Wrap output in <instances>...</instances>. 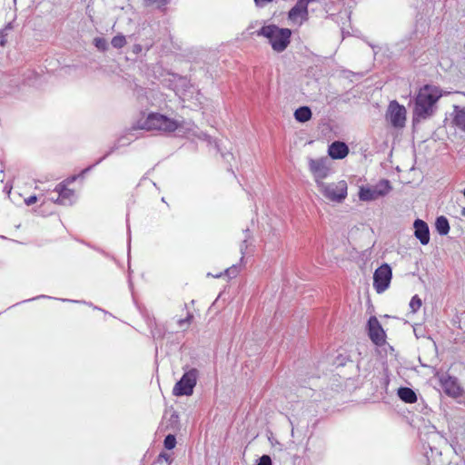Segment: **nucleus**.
Here are the masks:
<instances>
[{
    "label": "nucleus",
    "mask_w": 465,
    "mask_h": 465,
    "mask_svg": "<svg viewBox=\"0 0 465 465\" xmlns=\"http://www.w3.org/2000/svg\"><path fill=\"white\" fill-rule=\"evenodd\" d=\"M256 465H272V460L269 455H262Z\"/></svg>",
    "instance_id": "nucleus-31"
},
{
    "label": "nucleus",
    "mask_w": 465,
    "mask_h": 465,
    "mask_svg": "<svg viewBox=\"0 0 465 465\" xmlns=\"http://www.w3.org/2000/svg\"><path fill=\"white\" fill-rule=\"evenodd\" d=\"M239 272V270H238V267L235 266V265H232V267L228 268L225 270L224 273L229 277V278H234L236 277V275L238 274Z\"/></svg>",
    "instance_id": "nucleus-30"
},
{
    "label": "nucleus",
    "mask_w": 465,
    "mask_h": 465,
    "mask_svg": "<svg viewBox=\"0 0 465 465\" xmlns=\"http://www.w3.org/2000/svg\"><path fill=\"white\" fill-rule=\"evenodd\" d=\"M50 199H51V201H53V199H56V196H53Z\"/></svg>",
    "instance_id": "nucleus-38"
},
{
    "label": "nucleus",
    "mask_w": 465,
    "mask_h": 465,
    "mask_svg": "<svg viewBox=\"0 0 465 465\" xmlns=\"http://www.w3.org/2000/svg\"><path fill=\"white\" fill-rule=\"evenodd\" d=\"M257 35L268 38L272 49L281 53L289 45L292 31L288 28H279L274 25H270L262 26Z\"/></svg>",
    "instance_id": "nucleus-2"
},
{
    "label": "nucleus",
    "mask_w": 465,
    "mask_h": 465,
    "mask_svg": "<svg viewBox=\"0 0 465 465\" xmlns=\"http://www.w3.org/2000/svg\"><path fill=\"white\" fill-rule=\"evenodd\" d=\"M198 371L191 369L186 371L182 378L175 383L173 393L175 396H190L193 392L196 385Z\"/></svg>",
    "instance_id": "nucleus-6"
},
{
    "label": "nucleus",
    "mask_w": 465,
    "mask_h": 465,
    "mask_svg": "<svg viewBox=\"0 0 465 465\" xmlns=\"http://www.w3.org/2000/svg\"><path fill=\"white\" fill-rule=\"evenodd\" d=\"M379 197L384 196L391 190V186L388 180H381L374 186Z\"/></svg>",
    "instance_id": "nucleus-20"
},
{
    "label": "nucleus",
    "mask_w": 465,
    "mask_h": 465,
    "mask_svg": "<svg viewBox=\"0 0 465 465\" xmlns=\"http://www.w3.org/2000/svg\"><path fill=\"white\" fill-rule=\"evenodd\" d=\"M406 109L403 105H401L397 101H391L389 104L386 119L395 128H402L406 123Z\"/></svg>",
    "instance_id": "nucleus-7"
},
{
    "label": "nucleus",
    "mask_w": 465,
    "mask_h": 465,
    "mask_svg": "<svg viewBox=\"0 0 465 465\" xmlns=\"http://www.w3.org/2000/svg\"><path fill=\"white\" fill-rule=\"evenodd\" d=\"M391 277V268L387 263L381 265L375 270L373 274V286L378 293H381L389 288Z\"/></svg>",
    "instance_id": "nucleus-8"
},
{
    "label": "nucleus",
    "mask_w": 465,
    "mask_h": 465,
    "mask_svg": "<svg viewBox=\"0 0 465 465\" xmlns=\"http://www.w3.org/2000/svg\"><path fill=\"white\" fill-rule=\"evenodd\" d=\"M172 462L173 458L171 454H168L166 452H161L155 460L156 465H171Z\"/></svg>",
    "instance_id": "nucleus-22"
},
{
    "label": "nucleus",
    "mask_w": 465,
    "mask_h": 465,
    "mask_svg": "<svg viewBox=\"0 0 465 465\" xmlns=\"http://www.w3.org/2000/svg\"><path fill=\"white\" fill-rule=\"evenodd\" d=\"M247 248V245H246V240L242 241V244H241V252L243 254L244 253V250Z\"/></svg>",
    "instance_id": "nucleus-36"
},
{
    "label": "nucleus",
    "mask_w": 465,
    "mask_h": 465,
    "mask_svg": "<svg viewBox=\"0 0 465 465\" xmlns=\"http://www.w3.org/2000/svg\"><path fill=\"white\" fill-rule=\"evenodd\" d=\"M111 44L114 48H117V49L122 48L126 44L125 36L123 35H117L113 37Z\"/></svg>",
    "instance_id": "nucleus-24"
},
{
    "label": "nucleus",
    "mask_w": 465,
    "mask_h": 465,
    "mask_svg": "<svg viewBox=\"0 0 465 465\" xmlns=\"http://www.w3.org/2000/svg\"><path fill=\"white\" fill-rule=\"evenodd\" d=\"M359 198L361 201H373L379 198L374 187H361L359 193Z\"/></svg>",
    "instance_id": "nucleus-16"
},
{
    "label": "nucleus",
    "mask_w": 465,
    "mask_h": 465,
    "mask_svg": "<svg viewBox=\"0 0 465 465\" xmlns=\"http://www.w3.org/2000/svg\"><path fill=\"white\" fill-rule=\"evenodd\" d=\"M414 235L422 245L430 242V229L428 224L420 219H416L413 223Z\"/></svg>",
    "instance_id": "nucleus-12"
},
{
    "label": "nucleus",
    "mask_w": 465,
    "mask_h": 465,
    "mask_svg": "<svg viewBox=\"0 0 465 465\" xmlns=\"http://www.w3.org/2000/svg\"><path fill=\"white\" fill-rule=\"evenodd\" d=\"M460 214L461 216L465 217V207L461 209Z\"/></svg>",
    "instance_id": "nucleus-37"
},
{
    "label": "nucleus",
    "mask_w": 465,
    "mask_h": 465,
    "mask_svg": "<svg viewBox=\"0 0 465 465\" xmlns=\"http://www.w3.org/2000/svg\"><path fill=\"white\" fill-rule=\"evenodd\" d=\"M422 305L421 299L416 294L410 302V308L412 312H417Z\"/></svg>",
    "instance_id": "nucleus-25"
},
{
    "label": "nucleus",
    "mask_w": 465,
    "mask_h": 465,
    "mask_svg": "<svg viewBox=\"0 0 465 465\" xmlns=\"http://www.w3.org/2000/svg\"><path fill=\"white\" fill-rule=\"evenodd\" d=\"M328 153L330 157L332 159H343L349 153V147L343 142L335 141L329 146Z\"/></svg>",
    "instance_id": "nucleus-13"
},
{
    "label": "nucleus",
    "mask_w": 465,
    "mask_h": 465,
    "mask_svg": "<svg viewBox=\"0 0 465 465\" xmlns=\"http://www.w3.org/2000/svg\"><path fill=\"white\" fill-rule=\"evenodd\" d=\"M317 187L319 192L331 202L341 203L347 196V183L343 180L330 183L322 182Z\"/></svg>",
    "instance_id": "nucleus-4"
},
{
    "label": "nucleus",
    "mask_w": 465,
    "mask_h": 465,
    "mask_svg": "<svg viewBox=\"0 0 465 465\" xmlns=\"http://www.w3.org/2000/svg\"><path fill=\"white\" fill-rule=\"evenodd\" d=\"M273 0H254L257 6H264L266 4L272 2Z\"/></svg>",
    "instance_id": "nucleus-34"
},
{
    "label": "nucleus",
    "mask_w": 465,
    "mask_h": 465,
    "mask_svg": "<svg viewBox=\"0 0 465 465\" xmlns=\"http://www.w3.org/2000/svg\"><path fill=\"white\" fill-rule=\"evenodd\" d=\"M54 192L57 194L56 199H53L54 203L62 205H71L74 203V192L71 189H68L63 183L57 184Z\"/></svg>",
    "instance_id": "nucleus-11"
},
{
    "label": "nucleus",
    "mask_w": 465,
    "mask_h": 465,
    "mask_svg": "<svg viewBox=\"0 0 465 465\" xmlns=\"http://www.w3.org/2000/svg\"><path fill=\"white\" fill-rule=\"evenodd\" d=\"M435 227L440 235H447L450 232V223L445 216H440L436 219Z\"/></svg>",
    "instance_id": "nucleus-18"
},
{
    "label": "nucleus",
    "mask_w": 465,
    "mask_h": 465,
    "mask_svg": "<svg viewBox=\"0 0 465 465\" xmlns=\"http://www.w3.org/2000/svg\"><path fill=\"white\" fill-rule=\"evenodd\" d=\"M462 193H463V195L465 197V188L463 189Z\"/></svg>",
    "instance_id": "nucleus-39"
},
{
    "label": "nucleus",
    "mask_w": 465,
    "mask_h": 465,
    "mask_svg": "<svg viewBox=\"0 0 465 465\" xmlns=\"http://www.w3.org/2000/svg\"><path fill=\"white\" fill-rule=\"evenodd\" d=\"M124 139V137L120 138L117 143H114V145L102 157L100 158L93 165H90L89 167L85 168L84 171H83V173H85L87 172H89L94 166H95L96 164L100 163L104 159H105L108 155H110L111 153H113L114 151H116L120 146V143L121 141Z\"/></svg>",
    "instance_id": "nucleus-21"
},
{
    "label": "nucleus",
    "mask_w": 465,
    "mask_h": 465,
    "mask_svg": "<svg viewBox=\"0 0 465 465\" xmlns=\"http://www.w3.org/2000/svg\"><path fill=\"white\" fill-rule=\"evenodd\" d=\"M94 45L98 50L103 52L106 51L108 48L107 41L102 37H95L94 39Z\"/></svg>",
    "instance_id": "nucleus-26"
},
{
    "label": "nucleus",
    "mask_w": 465,
    "mask_h": 465,
    "mask_svg": "<svg viewBox=\"0 0 465 465\" xmlns=\"http://www.w3.org/2000/svg\"><path fill=\"white\" fill-rule=\"evenodd\" d=\"M178 128L176 121L161 114L153 113L146 119L139 121L134 129H144L147 131L173 132Z\"/></svg>",
    "instance_id": "nucleus-3"
},
{
    "label": "nucleus",
    "mask_w": 465,
    "mask_h": 465,
    "mask_svg": "<svg viewBox=\"0 0 465 465\" xmlns=\"http://www.w3.org/2000/svg\"><path fill=\"white\" fill-rule=\"evenodd\" d=\"M439 381L446 395L457 400L460 403H465V391L460 387L457 378L448 373H442L439 376Z\"/></svg>",
    "instance_id": "nucleus-5"
},
{
    "label": "nucleus",
    "mask_w": 465,
    "mask_h": 465,
    "mask_svg": "<svg viewBox=\"0 0 465 465\" xmlns=\"http://www.w3.org/2000/svg\"><path fill=\"white\" fill-rule=\"evenodd\" d=\"M133 51L135 54H139L142 51V46L140 45H134L133 46Z\"/></svg>",
    "instance_id": "nucleus-35"
},
{
    "label": "nucleus",
    "mask_w": 465,
    "mask_h": 465,
    "mask_svg": "<svg viewBox=\"0 0 465 465\" xmlns=\"http://www.w3.org/2000/svg\"><path fill=\"white\" fill-rule=\"evenodd\" d=\"M6 41V35L4 33V31L0 32V45L5 46Z\"/></svg>",
    "instance_id": "nucleus-33"
},
{
    "label": "nucleus",
    "mask_w": 465,
    "mask_h": 465,
    "mask_svg": "<svg viewBox=\"0 0 465 465\" xmlns=\"http://www.w3.org/2000/svg\"><path fill=\"white\" fill-rule=\"evenodd\" d=\"M178 422H179V416H178L177 412L173 411H172V413L167 420L166 429L173 430V429L177 428Z\"/></svg>",
    "instance_id": "nucleus-23"
},
{
    "label": "nucleus",
    "mask_w": 465,
    "mask_h": 465,
    "mask_svg": "<svg viewBox=\"0 0 465 465\" xmlns=\"http://www.w3.org/2000/svg\"><path fill=\"white\" fill-rule=\"evenodd\" d=\"M288 18L293 23H298V19L306 20L308 18V7L300 1L289 11Z\"/></svg>",
    "instance_id": "nucleus-14"
},
{
    "label": "nucleus",
    "mask_w": 465,
    "mask_h": 465,
    "mask_svg": "<svg viewBox=\"0 0 465 465\" xmlns=\"http://www.w3.org/2000/svg\"><path fill=\"white\" fill-rule=\"evenodd\" d=\"M164 448L167 450H173L176 445L175 436L173 434H168L163 440Z\"/></svg>",
    "instance_id": "nucleus-29"
},
{
    "label": "nucleus",
    "mask_w": 465,
    "mask_h": 465,
    "mask_svg": "<svg viewBox=\"0 0 465 465\" xmlns=\"http://www.w3.org/2000/svg\"><path fill=\"white\" fill-rule=\"evenodd\" d=\"M442 96L440 87L432 84H425L420 88L413 107V122H420L430 118L437 110V102Z\"/></svg>",
    "instance_id": "nucleus-1"
},
{
    "label": "nucleus",
    "mask_w": 465,
    "mask_h": 465,
    "mask_svg": "<svg viewBox=\"0 0 465 465\" xmlns=\"http://www.w3.org/2000/svg\"><path fill=\"white\" fill-rule=\"evenodd\" d=\"M431 440L433 442L435 441H443V438L437 432V431H433V432H430L429 434V437H428V440ZM428 447L430 449L431 451H433V450H437V448L435 446H431L430 445V442L428 441Z\"/></svg>",
    "instance_id": "nucleus-28"
},
{
    "label": "nucleus",
    "mask_w": 465,
    "mask_h": 465,
    "mask_svg": "<svg viewBox=\"0 0 465 465\" xmlns=\"http://www.w3.org/2000/svg\"><path fill=\"white\" fill-rule=\"evenodd\" d=\"M330 160L327 157H322L319 159H309V170L312 173L316 184L323 182L330 173Z\"/></svg>",
    "instance_id": "nucleus-9"
},
{
    "label": "nucleus",
    "mask_w": 465,
    "mask_h": 465,
    "mask_svg": "<svg viewBox=\"0 0 465 465\" xmlns=\"http://www.w3.org/2000/svg\"><path fill=\"white\" fill-rule=\"evenodd\" d=\"M368 335L371 341L377 346H381L385 343V332L375 316H371L367 323Z\"/></svg>",
    "instance_id": "nucleus-10"
},
{
    "label": "nucleus",
    "mask_w": 465,
    "mask_h": 465,
    "mask_svg": "<svg viewBox=\"0 0 465 465\" xmlns=\"http://www.w3.org/2000/svg\"><path fill=\"white\" fill-rule=\"evenodd\" d=\"M312 111L308 106H302L294 112L295 119L300 123H305L312 118Z\"/></svg>",
    "instance_id": "nucleus-17"
},
{
    "label": "nucleus",
    "mask_w": 465,
    "mask_h": 465,
    "mask_svg": "<svg viewBox=\"0 0 465 465\" xmlns=\"http://www.w3.org/2000/svg\"><path fill=\"white\" fill-rule=\"evenodd\" d=\"M399 398L406 403H414L417 401L415 391L409 387H401L397 392Z\"/></svg>",
    "instance_id": "nucleus-15"
},
{
    "label": "nucleus",
    "mask_w": 465,
    "mask_h": 465,
    "mask_svg": "<svg viewBox=\"0 0 465 465\" xmlns=\"http://www.w3.org/2000/svg\"><path fill=\"white\" fill-rule=\"evenodd\" d=\"M455 115L453 122L456 126L465 131V108L454 106Z\"/></svg>",
    "instance_id": "nucleus-19"
},
{
    "label": "nucleus",
    "mask_w": 465,
    "mask_h": 465,
    "mask_svg": "<svg viewBox=\"0 0 465 465\" xmlns=\"http://www.w3.org/2000/svg\"><path fill=\"white\" fill-rule=\"evenodd\" d=\"M36 201H37V197L35 195H31V196H29L28 198H26L25 200V203L26 205L29 206V205H32V204L35 203Z\"/></svg>",
    "instance_id": "nucleus-32"
},
{
    "label": "nucleus",
    "mask_w": 465,
    "mask_h": 465,
    "mask_svg": "<svg viewBox=\"0 0 465 465\" xmlns=\"http://www.w3.org/2000/svg\"><path fill=\"white\" fill-rule=\"evenodd\" d=\"M193 319V315L192 313H188L184 319H180L177 322V324H178L179 328H181L183 330H186L190 326Z\"/></svg>",
    "instance_id": "nucleus-27"
}]
</instances>
